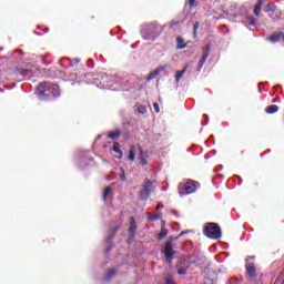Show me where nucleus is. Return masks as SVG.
Listing matches in <instances>:
<instances>
[{
	"instance_id": "nucleus-1",
	"label": "nucleus",
	"mask_w": 284,
	"mask_h": 284,
	"mask_svg": "<svg viewBox=\"0 0 284 284\" xmlns=\"http://www.w3.org/2000/svg\"><path fill=\"white\" fill-rule=\"evenodd\" d=\"M165 28H169L172 32H176L179 30V21L173 20L164 26L158 22L144 23L141 26L140 34L144 41H156Z\"/></svg>"
},
{
	"instance_id": "nucleus-2",
	"label": "nucleus",
	"mask_w": 284,
	"mask_h": 284,
	"mask_svg": "<svg viewBox=\"0 0 284 284\" xmlns=\"http://www.w3.org/2000/svg\"><path fill=\"white\" fill-rule=\"evenodd\" d=\"M36 94L40 101H50L61 97V91L57 84L44 82L38 85Z\"/></svg>"
},
{
	"instance_id": "nucleus-3",
	"label": "nucleus",
	"mask_w": 284,
	"mask_h": 284,
	"mask_svg": "<svg viewBox=\"0 0 284 284\" xmlns=\"http://www.w3.org/2000/svg\"><path fill=\"white\" fill-rule=\"evenodd\" d=\"M36 94L40 101H50L61 97V91L57 84L44 82L38 85Z\"/></svg>"
},
{
	"instance_id": "nucleus-4",
	"label": "nucleus",
	"mask_w": 284,
	"mask_h": 284,
	"mask_svg": "<svg viewBox=\"0 0 284 284\" xmlns=\"http://www.w3.org/2000/svg\"><path fill=\"white\" fill-rule=\"evenodd\" d=\"M203 234L204 236H207V239L219 241L222 236L221 226L216 223H206L203 229Z\"/></svg>"
},
{
	"instance_id": "nucleus-5",
	"label": "nucleus",
	"mask_w": 284,
	"mask_h": 284,
	"mask_svg": "<svg viewBox=\"0 0 284 284\" xmlns=\"http://www.w3.org/2000/svg\"><path fill=\"white\" fill-rule=\"evenodd\" d=\"M201 189V183L194 180H186L184 183L182 191H180V196H185V194H194L196 190Z\"/></svg>"
},
{
	"instance_id": "nucleus-6",
	"label": "nucleus",
	"mask_w": 284,
	"mask_h": 284,
	"mask_svg": "<svg viewBox=\"0 0 284 284\" xmlns=\"http://www.w3.org/2000/svg\"><path fill=\"white\" fill-rule=\"evenodd\" d=\"M174 68V64L166 63L162 67H159L154 71H152L149 77L146 78V81H152L153 79H156L158 74H161V72H164V70H172Z\"/></svg>"
},
{
	"instance_id": "nucleus-7",
	"label": "nucleus",
	"mask_w": 284,
	"mask_h": 284,
	"mask_svg": "<svg viewBox=\"0 0 284 284\" xmlns=\"http://www.w3.org/2000/svg\"><path fill=\"white\" fill-rule=\"evenodd\" d=\"M210 50H212V45L205 44V47L202 50V58L200 59L197 64L199 72H201L203 65H205V61H207V57H210Z\"/></svg>"
},
{
	"instance_id": "nucleus-8",
	"label": "nucleus",
	"mask_w": 284,
	"mask_h": 284,
	"mask_svg": "<svg viewBox=\"0 0 284 284\" xmlns=\"http://www.w3.org/2000/svg\"><path fill=\"white\" fill-rule=\"evenodd\" d=\"M163 253L164 256L166 257L168 263H172V260L174 258V248L172 247V242L165 243Z\"/></svg>"
},
{
	"instance_id": "nucleus-9",
	"label": "nucleus",
	"mask_w": 284,
	"mask_h": 284,
	"mask_svg": "<svg viewBox=\"0 0 284 284\" xmlns=\"http://www.w3.org/2000/svg\"><path fill=\"white\" fill-rule=\"evenodd\" d=\"M190 268V261L184 260L183 257H180V268H179V274H187V270Z\"/></svg>"
},
{
	"instance_id": "nucleus-10",
	"label": "nucleus",
	"mask_w": 284,
	"mask_h": 284,
	"mask_svg": "<svg viewBox=\"0 0 284 284\" xmlns=\"http://www.w3.org/2000/svg\"><path fill=\"white\" fill-rule=\"evenodd\" d=\"M245 267H246V272H247L250 278H254V276L256 274V267H254V264L247 262Z\"/></svg>"
},
{
	"instance_id": "nucleus-11",
	"label": "nucleus",
	"mask_w": 284,
	"mask_h": 284,
	"mask_svg": "<svg viewBox=\"0 0 284 284\" xmlns=\"http://www.w3.org/2000/svg\"><path fill=\"white\" fill-rule=\"evenodd\" d=\"M129 234L131 239H134V235L136 234V221H134V217H131Z\"/></svg>"
},
{
	"instance_id": "nucleus-12",
	"label": "nucleus",
	"mask_w": 284,
	"mask_h": 284,
	"mask_svg": "<svg viewBox=\"0 0 284 284\" xmlns=\"http://www.w3.org/2000/svg\"><path fill=\"white\" fill-rule=\"evenodd\" d=\"M263 3H265V0H257L255 7L253 9V12H254L255 17H258L261 14Z\"/></svg>"
},
{
	"instance_id": "nucleus-13",
	"label": "nucleus",
	"mask_w": 284,
	"mask_h": 284,
	"mask_svg": "<svg viewBox=\"0 0 284 284\" xmlns=\"http://www.w3.org/2000/svg\"><path fill=\"white\" fill-rule=\"evenodd\" d=\"M112 150L118 154V159H123V151H121V144L119 142L113 143Z\"/></svg>"
},
{
	"instance_id": "nucleus-14",
	"label": "nucleus",
	"mask_w": 284,
	"mask_h": 284,
	"mask_svg": "<svg viewBox=\"0 0 284 284\" xmlns=\"http://www.w3.org/2000/svg\"><path fill=\"white\" fill-rule=\"evenodd\" d=\"M114 234H116V229L108 236L106 239V252H110V250H112L113 245H112V240L114 239Z\"/></svg>"
},
{
	"instance_id": "nucleus-15",
	"label": "nucleus",
	"mask_w": 284,
	"mask_h": 284,
	"mask_svg": "<svg viewBox=\"0 0 284 284\" xmlns=\"http://www.w3.org/2000/svg\"><path fill=\"white\" fill-rule=\"evenodd\" d=\"M154 183H155V181L145 180V181H144V184H143V187H144L146 191H149V192L152 193V190H154Z\"/></svg>"
},
{
	"instance_id": "nucleus-16",
	"label": "nucleus",
	"mask_w": 284,
	"mask_h": 284,
	"mask_svg": "<svg viewBox=\"0 0 284 284\" xmlns=\"http://www.w3.org/2000/svg\"><path fill=\"white\" fill-rule=\"evenodd\" d=\"M265 112H266V114H276V112H278V105L271 104L265 108Z\"/></svg>"
},
{
	"instance_id": "nucleus-17",
	"label": "nucleus",
	"mask_w": 284,
	"mask_h": 284,
	"mask_svg": "<svg viewBox=\"0 0 284 284\" xmlns=\"http://www.w3.org/2000/svg\"><path fill=\"white\" fill-rule=\"evenodd\" d=\"M150 194H152V193L150 191H148V189L142 187V190L140 192L141 201H148V199L150 197Z\"/></svg>"
},
{
	"instance_id": "nucleus-18",
	"label": "nucleus",
	"mask_w": 284,
	"mask_h": 284,
	"mask_svg": "<svg viewBox=\"0 0 284 284\" xmlns=\"http://www.w3.org/2000/svg\"><path fill=\"white\" fill-rule=\"evenodd\" d=\"M281 37H283V32L271 36V37L267 38V40L271 41L272 43H277V41H282Z\"/></svg>"
},
{
	"instance_id": "nucleus-19",
	"label": "nucleus",
	"mask_w": 284,
	"mask_h": 284,
	"mask_svg": "<svg viewBox=\"0 0 284 284\" xmlns=\"http://www.w3.org/2000/svg\"><path fill=\"white\" fill-rule=\"evenodd\" d=\"M163 214L162 213H149L148 214V221H159V219H162Z\"/></svg>"
},
{
	"instance_id": "nucleus-20",
	"label": "nucleus",
	"mask_w": 284,
	"mask_h": 284,
	"mask_svg": "<svg viewBox=\"0 0 284 284\" xmlns=\"http://www.w3.org/2000/svg\"><path fill=\"white\" fill-rule=\"evenodd\" d=\"M135 150H136V146H134V145L130 146L129 161H131V163H133L134 159H136V154L134 153Z\"/></svg>"
},
{
	"instance_id": "nucleus-21",
	"label": "nucleus",
	"mask_w": 284,
	"mask_h": 284,
	"mask_svg": "<svg viewBox=\"0 0 284 284\" xmlns=\"http://www.w3.org/2000/svg\"><path fill=\"white\" fill-rule=\"evenodd\" d=\"M112 197V189L110 186H106L104 189V193H103V201H106L108 199H111Z\"/></svg>"
},
{
	"instance_id": "nucleus-22",
	"label": "nucleus",
	"mask_w": 284,
	"mask_h": 284,
	"mask_svg": "<svg viewBox=\"0 0 284 284\" xmlns=\"http://www.w3.org/2000/svg\"><path fill=\"white\" fill-rule=\"evenodd\" d=\"M264 12H276V4L274 2H268L264 8Z\"/></svg>"
},
{
	"instance_id": "nucleus-23",
	"label": "nucleus",
	"mask_w": 284,
	"mask_h": 284,
	"mask_svg": "<svg viewBox=\"0 0 284 284\" xmlns=\"http://www.w3.org/2000/svg\"><path fill=\"white\" fill-rule=\"evenodd\" d=\"M139 150H140V156H139L140 165H148V160L145 159L143 149L140 148Z\"/></svg>"
},
{
	"instance_id": "nucleus-24",
	"label": "nucleus",
	"mask_w": 284,
	"mask_h": 284,
	"mask_svg": "<svg viewBox=\"0 0 284 284\" xmlns=\"http://www.w3.org/2000/svg\"><path fill=\"white\" fill-rule=\"evenodd\" d=\"M119 136H121V131L119 130L112 131L108 134V138L113 140L119 139Z\"/></svg>"
},
{
	"instance_id": "nucleus-25",
	"label": "nucleus",
	"mask_w": 284,
	"mask_h": 284,
	"mask_svg": "<svg viewBox=\"0 0 284 284\" xmlns=\"http://www.w3.org/2000/svg\"><path fill=\"white\" fill-rule=\"evenodd\" d=\"M116 274V270L111 268L106 275L104 276V281H110V278H112L114 275Z\"/></svg>"
},
{
	"instance_id": "nucleus-26",
	"label": "nucleus",
	"mask_w": 284,
	"mask_h": 284,
	"mask_svg": "<svg viewBox=\"0 0 284 284\" xmlns=\"http://www.w3.org/2000/svg\"><path fill=\"white\" fill-rule=\"evenodd\" d=\"M164 284H176L173 275H168L164 280Z\"/></svg>"
},
{
	"instance_id": "nucleus-27",
	"label": "nucleus",
	"mask_w": 284,
	"mask_h": 284,
	"mask_svg": "<svg viewBox=\"0 0 284 284\" xmlns=\"http://www.w3.org/2000/svg\"><path fill=\"white\" fill-rule=\"evenodd\" d=\"M247 19V26H256V18L253 16L246 17Z\"/></svg>"
},
{
	"instance_id": "nucleus-28",
	"label": "nucleus",
	"mask_w": 284,
	"mask_h": 284,
	"mask_svg": "<svg viewBox=\"0 0 284 284\" xmlns=\"http://www.w3.org/2000/svg\"><path fill=\"white\" fill-rule=\"evenodd\" d=\"M232 21L239 22V21H243V14L241 13H234L232 16Z\"/></svg>"
},
{
	"instance_id": "nucleus-29",
	"label": "nucleus",
	"mask_w": 284,
	"mask_h": 284,
	"mask_svg": "<svg viewBox=\"0 0 284 284\" xmlns=\"http://www.w3.org/2000/svg\"><path fill=\"white\" fill-rule=\"evenodd\" d=\"M139 114H148V108L145 105L138 106Z\"/></svg>"
},
{
	"instance_id": "nucleus-30",
	"label": "nucleus",
	"mask_w": 284,
	"mask_h": 284,
	"mask_svg": "<svg viewBox=\"0 0 284 284\" xmlns=\"http://www.w3.org/2000/svg\"><path fill=\"white\" fill-rule=\"evenodd\" d=\"M165 236H168V230H162L160 232V234L158 235V240L163 241V239H165Z\"/></svg>"
},
{
	"instance_id": "nucleus-31",
	"label": "nucleus",
	"mask_w": 284,
	"mask_h": 284,
	"mask_svg": "<svg viewBox=\"0 0 284 284\" xmlns=\"http://www.w3.org/2000/svg\"><path fill=\"white\" fill-rule=\"evenodd\" d=\"M92 161V159H90V152H83L81 155V161H85V160Z\"/></svg>"
},
{
	"instance_id": "nucleus-32",
	"label": "nucleus",
	"mask_w": 284,
	"mask_h": 284,
	"mask_svg": "<svg viewBox=\"0 0 284 284\" xmlns=\"http://www.w3.org/2000/svg\"><path fill=\"white\" fill-rule=\"evenodd\" d=\"M80 62H81V60L74 59L73 61H70L68 65H69L70 68H74V67H75L78 63H80Z\"/></svg>"
},
{
	"instance_id": "nucleus-33",
	"label": "nucleus",
	"mask_w": 284,
	"mask_h": 284,
	"mask_svg": "<svg viewBox=\"0 0 284 284\" xmlns=\"http://www.w3.org/2000/svg\"><path fill=\"white\" fill-rule=\"evenodd\" d=\"M201 24L199 23V22H195L194 24H193V37L194 38H196V30H199V27H200Z\"/></svg>"
},
{
	"instance_id": "nucleus-34",
	"label": "nucleus",
	"mask_w": 284,
	"mask_h": 284,
	"mask_svg": "<svg viewBox=\"0 0 284 284\" xmlns=\"http://www.w3.org/2000/svg\"><path fill=\"white\" fill-rule=\"evenodd\" d=\"M20 74H21L22 77H30V74H32V72H31L30 70H22V71L20 72Z\"/></svg>"
},
{
	"instance_id": "nucleus-35",
	"label": "nucleus",
	"mask_w": 284,
	"mask_h": 284,
	"mask_svg": "<svg viewBox=\"0 0 284 284\" xmlns=\"http://www.w3.org/2000/svg\"><path fill=\"white\" fill-rule=\"evenodd\" d=\"M185 48V44H183V39L179 38V50H183Z\"/></svg>"
},
{
	"instance_id": "nucleus-36",
	"label": "nucleus",
	"mask_w": 284,
	"mask_h": 284,
	"mask_svg": "<svg viewBox=\"0 0 284 284\" xmlns=\"http://www.w3.org/2000/svg\"><path fill=\"white\" fill-rule=\"evenodd\" d=\"M187 71V67H184L183 70L179 71V79H181L183 77V74H185V72Z\"/></svg>"
},
{
	"instance_id": "nucleus-37",
	"label": "nucleus",
	"mask_w": 284,
	"mask_h": 284,
	"mask_svg": "<svg viewBox=\"0 0 284 284\" xmlns=\"http://www.w3.org/2000/svg\"><path fill=\"white\" fill-rule=\"evenodd\" d=\"M241 280L233 277L231 280H229V284H239Z\"/></svg>"
},
{
	"instance_id": "nucleus-38",
	"label": "nucleus",
	"mask_w": 284,
	"mask_h": 284,
	"mask_svg": "<svg viewBox=\"0 0 284 284\" xmlns=\"http://www.w3.org/2000/svg\"><path fill=\"white\" fill-rule=\"evenodd\" d=\"M153 108H154L156 114H159V112H161V108L159 106V103H156V102L153 103Z\"/></svg>"
},
{
	"instance_id": "nucleus-39",
	"label": "nucleus",
	"mask_w": 284,
	"mask_h": 284,
	"mask_svg": "<svg viewBox=\"0 0 284 284\" xmlns=\"http://www.w3.org/2000/svg\"><path fill=\"white\" fill-rule=\"evenodd\" d=\"M120 181H125V171L121 169Z\"/></svg>"
},
{
	"instance_id": "nucleus-40",
	"label": "nucleus",
	"mask_w": 284,
	"mask_h": 284,
	"mask_svg": "<svg viewBox=\"0 0 284 284\" xmlns=\"http://www.w3.org/2000/svg\"><path fill=\"white\" fill-rule=\"evenodd\" d=\"M203 116H204L205 121H204V123H202V125H207L210 123V116L207 114H204Z\"/></svg>"
},
{
	"instance_id": "nucleus-41",
	"label": "nucleus",
	"mask_w": 284,
	"mask_h": 284,
	"mask_svg": "<svg viewBox=\"0 0 284 284\" xmlns=\"http://www.w3.org/2000/svg\"><path fill=\"white\" fill-rule=\"evenodd\" d=\"M194 3H196V0H189L187 2L190 8H194Z\"/></svg>"
},
{
	"instance_id": "nucleus-42",
	"label": "nucleus",
	"mask_w": 284,
	"mask_h": 284,
	"mask_svg": "<svg viewBox=\"0 0 284 284\" xmlns=\"http://www.w3.org/2000/svg\"><path fill=\"white\" fill-rule=\"evenodd\" d=\"M88 65H89V68H94V62L92 60H89Z\"/></svg>"
},
{
	"instance_id": "nucleus-43",
	"label": "nucleus",
	"mask_w": 284,
	"mask_h": 284,
	"mask_svg": "<svg viewBox=\"0 0 284 284\" xmlns=\"http://www.w3.org/2000/svg\"><path fill=\"white\" fill-rule=\"evenodd\" d=\"M236 10V3L231 4V12H234Z\"/></svg>"
},
{
	"instance_id": "nucleus-44",
	"label": "nucleus",
	"mask_w": 284,
	"mask_h": 284,
	"mask_svg": "<svg viewBox=\"0 0 284 284\" xmlns=\"http://www.w3.org/2000/svg\"><path fill=\"white\" fill-rule=\"evenodd\" d=\"M175 83H179V71L175 72Z\"/></svg>"
},
{
	"instance_id": "nucleus-45",
	"label": "nucleus",
	"mask_w": 284,
	"mask_h": 284,
	"mask_svg": "<svg viewBox=\"0 0 284 284\" xmlns=\"http://www.w3.org/2000/svg\"><path fill=\"white\" fill-rule=\"evenodd\" d=\"M64 61H68V58L61 59V60H60V65H65V64L63 63Z\"/></svg>"
},
{
	"instance_id": "nucleus-46",
	"label": "nucleus",
	"mask_w": 284,
	"mask_h": 284,
	"mask_svg": "<svg viewBox=\"0 0 284 284\" xmlns=\"http://www.w3.org/2000/svg\"><path fill=\"white\" fill-rule=\"evenodd\" d=\"M185 234H187V231H182L180 234H179V236L181 237V236H185Z\"/></svg>"
},
{
	"instance_id": "nucleus-47",
	"label": "nucleus",
	"mask_w": 284,
	"mask_h": 284,
	"mask_svg": "<svg viewBox=\"0 0 284 284\" xmlns=\"http://www.w3.org/2000/svg\"><path fill=\"white\" fill-rule=\"evenodd\" d=\"M162 207H164L163 204H158V206L155 207V210H161Z\"/></svg>"
},
{
	"instance_id": "nucleus-48",
	"label": "nucleus",
	"mask_w": 284,
	"mask_h": 284,
	"mask_svg": "<svg viewBox=\"0 0 284 284\" xmlns=\"http://www.w3.org/2000/svg\"><path fill=\"white\" fill-rule=\"evenodd\" d=\"M176 48H179V37H175Z\"/></svg>"
},
{
	"instance_id": "nucleus-49",
	"label": "nucleus",
	"mask_w": 284,
	"mask_h": 284,
	"mask_svg": "<svg viewBox=\"0 0 284 284\" xmlns=\"http://www.w3.org/2000/svg\"><path fill=\"white\" fill-rule=\"evenodd\" d=\"M16 52H19V54H23V51L21 50H17Z\"/></svg>"
},
{
	"instance_id": "nucleus-50",
	"label": "nucleus",
	"mask_w": 284,
	"mask_h": 284,
	"mask_svg": "<svg viewBox=\"0 0 284 284\" xmlns=\"http://www.w3.org/2000/svg\"><path fill=\"white\" fill-rule=\"evenodd\" d=\"M211 154H216V150H212V151H211Z\"/></svg>"
},
{
	"instance_id": "nucleus-51",
	"label": "nucleus",
	"mask_w": 284,
	"mask_h": 284,
	"mask_svg": "<svg viewBox=\"0 0 284 284\" xmlns=\"http://www.w3.org/2000/svg\"><path fill=\"white\" fill-rule=\"evenodd\" d=\"M217 170H223V165H219V166H217Z\"/></svg>"
},
{
	"instance_id": "nucleus-52",
	"label": "nucleus",
	"mask_w": 284,
	"mask_h": 284,
	"mask_svg": "<svg viewBox=\"0 0 284 284\" xmlns=\"http://www.w3.org/2000/svg\"><path fill=\"white\" fill-rule=\"evenodd\" d=\"M162 190H163V192H165V190H168V186H163Z\"/></svg>"
},
{
	"instance_id": "nucleus-53",
	"label": "nucleus",
	"mask_w": 284,
	"mask_h": 284,
	"mask_svg": "<svg viewBox=\"0 0 284 284\" xmlns=\"http://www.w3.org/2000/svg\"><path fill=\"white\" fill-rule=\"evenodd\" d=\"M281 39H282V41L284 42V34L282 33V36H281Z\"/></svg>"
},
{
	"instance_id": "nucleus-54",
	"label": "nucleus",
	"mask_w": 284,
	"mask_h": 284,
	"mask_svg": "<svg viewBox=\"0 0 284 284\" xmlns=\"http://www.w3.org/2000/svg\"><path fill=\"white\" fill-rule=\"evenodd\" d=\"M272 103H276V99L272 100Z\"/></svg>"
},
{
	"instance_id": "nucleus-55",
	"label": "nucleus",
	"mask_w": 284,
	"mask_h": 284,
	"mask_svg": "<svg viewBox=\"0 0 284 284\" xmlns=\"http://www.w3.org/2000/svg\"><path fill=\"white\" fill-rule=\"evenodd\" d=\"M99 139H101V136H98V138H97V141H99Z\"/></svg>"
},
{
	"instance_id": "nucleus-56",
	"label": "nucleus",
	"mask_w": 284,
	"mask_h": 284,
	"mask_svg": "<svg viewBox=\"0 0 284 284\" xmlns=\"http://www.w3.org/2000/svg\"><path fill=\"white\" fill-rule=\"evenodd\" d=\"M250 258H252V257H247L246 261H250Z\"/></svg>"
}]
</instances>
